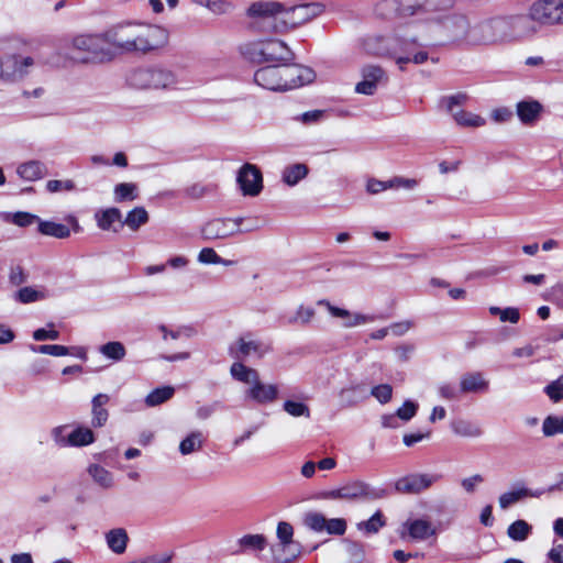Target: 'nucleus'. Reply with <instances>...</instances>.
Wrapping results in <instances>:
<instances>
[{"mask_svg":"<svg viewBox=\"0 0 563 563\" xmlns=\"http://www.w3.org/2000/svg\"><path fill=\"white\" fill-rule=\"evenodd\" d=\"M323 11V4L318 2L286 8L275 1H256L249 7L247 15L255 20V26L283 33L310 22Z\"/></svg>","mask_w":563,"mask_h":563,"instance_id":"obj_1","label":"nucleus"},{"mask_svg":"<svg viewBox=\"0 0 563 563\" xmlns=\"http://www.w3.org/2000/svg\"><path fill=\"white\" fill-rule=\"evenodd\" d=\"M111 49L121 53L148 54L168 44V31L156 24L143 22H120L108 29Z\"/></svg>","mask_w":563,"mask_h":563,"instance_id":"obj_2","label":"nucleus"},{"mask_svg":"<svg viewBox=\"0 0 563 563\" xmlns=\"http://www.w3.org/2000/svg\"><path fill=\"white\" fill-rule=\"evenodd\" d=\"M314 71L297 64H271L254 73V81L271 91H287L314 80Z\"/></svg>","mask_w":563,"mask_h":563,"instance_id":"obj_3","label":"nucleus"},{"mask_svg":"<svg viewBox=\"0 0 563 563\" xmlns=\"http://www.w3.org/2000/svg\"><path fill=\"white\" fill-rule=\"evenodd\" d=\"M230 374L234 380L247 386L244 391L246 400L257 405H268L279 399V386L263 382L257 369L242 362H234L230 367Z\"/></svg>","mask_w":563,"mask_h":563,"instance_id":"obj_4","label":"nucleus"},{"mask_svg":"<svg viewBox=\"0 0 563 563\" xmlns=\"http://www.w3.org/2000/svg\"><path fill=\"white\" fill-rule=\"evenodd\" d=\"M131 86L137 89L177 90L183 84L177 71L166 66L137 68L129 76Z\"/></svg>","mask_w":563,"mask_h":563,"instance_id":"obj_5","label":"nucleus"},{"mask_svg":"<svg viewBox=\"0 0 563 563\" xmlns=\"http://www.w3.org/2000/svg\"><path fill=\"white\" fill-rule=\"evenodd\" d=\"M70 48L82 55L84 63H106L114 57L108 30L99 33H79L71 37Z\"/></svg>","mask_w":563,"mask_h":563,"instance_id":"obj_6","label":"nucleus"},{"mask_svg":"<svg viewBox=\"0 0 563 563\" xmlns=\"http://www.w3.org/2000/svg\"><path fill=\"white\" fill-rule=\"evenodd\" d=\"M241 52L254 63L289 64L294 58L289 46L278 38L249 42L241 47Z\"/></svg>","mask_w":563,"mask_h":563,"instance_id":"obj_7","label":"nucleus"},{"mask_svg":"<svg viewBox=\"0 0 563 563\" xmlns=\"http://www.w3.org/2000/svg\"><path fill=\"white\" fill-rule=\"evenodd\" d=\"M229 352L235 358L262 360L272 352V345L246 333L229 347Z\"/></svg>","mask_w":563,"mask_h":563,"instance_id":"obj_8","label":"nucleus"},{"mask_svg":"<svg viewBox=\"0 0 563 563\" xmlns=\"http://www.w3.org/2000/svg\"><path fill=\"white\" fill-rule=\"evenodd\" d=\"M506 40V23L497 18L478 23L470 29L468 42L472 44H490Z\"/></svg>","mask_w":563,"mask_h":563,"instance_id":"obj_9","label":"nucleus"},{"mask_svg":"<svg viewBox=\"0 0 563 563\" xmlns=\"http://www.w3.org/2000/svg\"><path fill=\"white\" fill-rule=\"evenodd\" d=\"M34 59L30 56L5 55L0 60V78L5 82L21 80L33 67Z\"/></svg>","mask_w":563,"mask_h":563,"instance_id":"obj_10","label":"nucleus"},{"mask_svg":"<svg viewBox=\"0 0 563 563\" xmlns=\"http://www.w3.org/2000/svg\"><path fill=\"white\" fill-rule=\"evenodd\" d=\"M236 183L243 196L256 197L263 190L262 172L256 165L245 163L238 170Z\"/></svg>","mask_w":563,"mask_h":563,"instance_id":"obj_11","label":"nucleus"},{"mask_svg":"<svg viewBox=\"0 0 563 563\" xmlns=\"http://www.w3.org/2000/svg\"><path fill=\"white\" fill-rule=\"evenodd\" d=\"M241 218H218L208 221L202 228V234L208 240L228 239L242 232Z\"/></svg>","mask_w":563,"mask_h":563,"instance_id":"obj_12","label":"nucleus"},{"mask_svg":"<svg viewBox=\"0 0 563 563\" xmlns=\"http://www.w3.org/2000/svg\"><path fill=\"white\" fill-rule=\"evenodd\" d=\"M362 80L356 84L355 92L365 96L376 93L378 86L388 81L386 71L378 65H365L361 69Z\"/></svg>","mask_w":563,"mask_h":563,"instance_id":"obj_13","label":"nucleus"},{"mask_svg":"<svg viewBox=\"0 0 563 563\" xmlns=\"http://www.w3.org/2000/svg\"><path fill=\"white\" fill-rule=\"evenodd\" d=\"M318 305L325 307L331 317L340 319L341 325L345 329L361 327L367 323H372L375 320L374 316L353 312L347 309L333 306L327 299L319 300Z\"/></svg>","mask_w":563,"mask_h":563,"instance_id":"obj_14","label":"nucleus"},{"mask_svg":"<svg viewBox=\"0 0 563 563\" xmlns=\"http://www.w3.org/2000/svg\"><path fill=\"white\" fill-rule=\"evenodd\" d=\"M367 398L366 385L355 379H351L336 391V399L341 409L354 408Z\"/></svg>","mask_w":563,"mask_h":563,"instance_id":"obj_15","label":"nucleus"},{"mask_svg":"<svg viewBox=\"0 0 563 563\" xmlns=\"http://www.w3.org/2000/svg\"><path fill=\"white\" fill-rule=\"evenodd\" d=\"M556 0H537L529 8V18L540 25L560 23Z\"/></svg>","mask_w":563,"mask_h":563,"instance_id":"obj_16","label":"nucleus"},{"mask_svg":"<svg viewBox=\"0 0 563 563\" xmlns=\"http://www.w3.org/2000/svg\"><path fill=\"white\" fill-rule=\"evenodd\" d=\"M439 479L440 475L410 474L397 479L395 483V488L401 494L415 495L429 488Z\"/></svg>","mask_w":563,"mask_h":563,"instance_id":"obj_17","label":"nucleus"},{"mask_svg":"<svg viewBox=\"0 0 563 563\" xmlns=\"http://www.w3.org/2000/svg\"><path fill=\"white\" fill-rule=\"evenodd\" d=\"M385 496V490L382 488L372 487L369 484L355 481L347 483L341 487V499H379Z\"/></svg>","mask_w":563,"mask_h":563,"instance_id":"obj_18","label":"nucleus"},{"mask_svg":"<svg viewBox=\"0 0 563 563\" xmlns=\"http://www.w3.org/2000/svg\"><path fill=\"white\" fill-rule=\"evenodd\" d=\"M438 25L453 40H465L468 42L470 23L462 14L446 13Z\"/></svg>","mask_w":563,"mask_h":563,"instance_id":"obj_19","label":"nucleus"},{"mask_svg":"<svg viewBox=\"0 0 563 563\" xmlns=\"http://www.w3.org/2000/svg\"><path fill=\"white\" fill-rule=\"evenodd\" d=\"M397 38L379 34L369 35L363 42L364 51L374 56L390 55L396 51Z\"/></svg>","mask_w":563,"mask_h":563,"instance_id":"obj_20","label":"nucleus"},{"mask_svg":"<svg viewBox=\"0 0 563 563\" xmlns=\"http://www.w3.org/2000/svg\"><path fill=\"white\" fill-rule=\"evenodd\" d=\"M489 379L482 372H466L460 377L462 394H485L489 390Z\"/></svg>","mask_w":563,"mask_h":563,"instance_id":"obj_21","label":"nucleus"},{"mask_svg":"<svg viewBox=\"0 0 563 563\" xmlns=\"http://www.w3.org/2000/svg\"><path fill=\"white\" fill-rule=\"evenodd\" d=\"M538 497V494L534 493L532 489L528 488L522 483H517L511 486L510 489L504 492L498 497V504L500 509L507 510L511 506L527 499V498H534Z\"/></svg>","mask_w":563,"mask_h":563,"instance_id":"obj_22","label":"nucleus"},{"mask_svg":"<svg viewBox=\"0 0 563 563\" xmlns=\"http://www.w3.org/2000/svg\"><path fill=\"white\" fill-rule=\"evenodd\" d=\"M453 4L454 0H422L421 14H426L429 22L438 24Z\"/></svg>","mask_w":563,"mask_h":563,"instance_id":"obj_23","label":"nucleus"},{"mask_svg":"<svg viewBox=\"0 0 563 563\" xmlns=\"http://www.w3.org/2000/svg\"><path fill=\"white\" fill-rule=\"evenodd\" d=\"M402 528L415 541H423L437 534V529L424 519H409L402 525Z\"/></svg>","mask_w":563,"mask_h":563,"instance_id":"obj_24","label":"nucleus"},{"mask_svg":"<svg viewBox=\"0 0 563 563\" xmlns=\"http://www.w3.org/2000/svg\"><path fill=\"white\" fill-rule=\"evenodd\" d=\"M273 561L275 563H291L301 555V545L294 542H278L271 547Z\"/></svg>","mask_w":563,"mask_h":563,"instance_id":"obj_25","label":"nucleus"},{"mask_svg":"<svg viewBox=\"0 0 563 563\" xmlns=\"http://www.w3.org/2000/svg\"><path fill=\"white\" fill-rule=\"evenodd\" d=\"M506 23V40L520 37L532 33L534 30L530 26L531 19L529 14L501 18Z\"/></svg>","mask_w":563,"mask_h":563,"instance_id":"obj_26","label":"nucleus"},{"mask_svg":"<svg viewBox=\"0 0 563 563\" xmlns=\"http://www.w3.org/2000/svg\"><path fill=\"white\" fill-rule=\"evenodd\" d=\"M110 401L107 394H97L91 400V424L95 428L103 427L109 418L106 405Z\"/></svg>","mask_w":563,"mask_h":563,"instance_id":"obj_27","label":"nucleus"},{"mask_svg":"<svg viewBox=\"0 0 563 563\" xmlns=\"http://www.w3.org/2000/svg\"><path fill=\"white\" fill-rule=\"evenodd\" d=\"M46 173L45 165L40 161H29L16 167L18 176L26 181L41 179Z\"/></svg>","mask_w":563,"mask_h":563,"instance_id":"obj_28","label":"nucleus"},{"mask_svg":"<svg viewBox=\"0 0 563 563\" xmlns=\"http://www.w3.org/2000/svg\"><path fill=\"white\" fill-rule=\"evenodd\" d=\"M95 219L99 229L103 231L113 230L117 232L118 229L113 228V224L115 222H122V213L118 208L111 207L97 211Z\"/></svg>","mask_w":563,"mask_h":563,"instance_id":"obj_29","label":"nucleus"},{"mask_svg":"<svg viewBox=\"0 0 563 563\" xmlns=\"http://www.w3.org/2000/svg\"><path fill=\"white\" fill-rule=\"evenodd\" d=\"M542 111V104L536 100L520 101L517 103V114L525 124L533 123Z\"/></svg>","mask_w":563,"mask_h":563,"instance_id":"obj_30","label":"nucleus"},{"mask_svg":"<svg viewBox=\"0 0 563 563\" xmlns=\"http://www.w3.org/2000/svg\"><path fill=\"white\" fill-rule=\"evenodd\" d=\"M451 429L455 435L462 438L476 439L482 437L484 433L483 429L478 424L464 419L452 421Z\"/></svg>","mask_w":563,"mask_h":563,"instance_id":"obj_31","label":"nucleus"},{"mask_svg":"<svg viewBox=\"0 0 563 563\" xmlns=\"http://www.w3.org/2000/svg\"><path fill=\"white\" fill-rule=\"evenodd\" d=\"M106 541L109 549L115 554H122L126 550L129 537L123 528H117L110 530L106 534Z\"/></svg>","mask_w":563,"mask_h":563,"instance_id":"obj_32","label":"nucleus"},{"mask_svg":"<svg viewBox=\"0 0 563 563\" xmlns=\"http://www.w3.org/2000/svg\"><path fill=\"white\" fill-rule=\"evenodd\" d=\"M150 216L145 208L135 207L126 213L120 225H126L130 230L137 231L142 225L146 224Z\"/></svg>","mask_w":563,"mask_h":563,"instance_id":"obj_33","label":"nucleus"},{"mask_svg":"<svg viewBox=\"0 0 563 563\" xmlns=\"http://www.w3.org/2000/svg\"><path fill=\"white\" fill-rule=\"evenodd\" d=\"M87 472L93 482L103 489H109L114 484L112 473L99 464H90Z\"/></svg>","mask_w":563,"mask_h":563,"instance_id":"obj_34","label":"nucleus"},{"mask_svg":"<svg viewBox=\"0 0 563 563\" xmlns=\"http://www.w3.org/2000/svg\"><path fill=\"white\" fill-rule=\"evenodd\" d=\"M309 169L307 165L297 163L285 167L282 178L286 185L292 187L297 185L301 179L306 178Z\"/></svg>","mask_w":563,"mask_h":563,"instance_id":"obj_35","label":"nucleus"},{"mask_svg":"<svg viewBox=\"0 0 563 563\" xmlns=\"http://www.w3.org/2000/svg\"><path fill=\"white\" fill-rule=\"evenodd\" d=\"M38 232L43 235L53 236L56 239H66L70 235L68 227L53 221L38 220Z\"/></svg>","mask_w":563,"mask_h":563,"instance_id":"obj_36","label":"nucleus"},{"mask_svg":"<svg viewBox=\"0 0 563 563\" xmlns=\"http://www.w3.org/2000/svg\"><path fill=\"white\" fill-rule=\"evenodd\" d=\"M532 532V526L523 519H517L507 528V536L516 542L526 541Z\"/></svg>","mask_w":563,"mask_h":563,"instance_id":"obj_37","label":"nucleus"},{"mask_svg":"<svg viewBox=\"0 0 563 563\" xmlns=\"http://www.w3.org/2000/svg\"><path fill=\"white\" fill-rule=\"evenodd\" d=\"M238 545L240 547L239 552H245L247 550L252 551H263L267 545V539L264 534H244L238 540Z\"/></svg>","mask_w":563,"mask_h":563,"instance_id":"obj_38","label":"nucleus"},{"mask_svg":"<svg viewBox=\"0 0 563 563\" xmlns=\"http://www.w3.org/2000/svg\"><path fill=\"white\" fill-rule=\"evenodd\" d=\"M452 117L456 124L463 128H481L486 124V120L483 117L465 110H456Z\"/></svg>","mask_w":563,"mask_h":563,"instance_id":"obj_39","label":"nucleus"},{"mask_svg":"<svg viewBox=\"0 0 563 563\" xmlns=\"http://www.w3.org/2000/svg\"><path fill=\"white\" fill-rule=\"evenodd\" d=\"M137 198V186L134 183H120L113 188V200L118 203L134 201Z\"/></svg>","mask_w":563,"mask_h":563,"instance_id":"obj_40","label":"nucleus"},{"mask_svg":"<svg viewBox=\"0 0 563 563\" xmlns=\"http://www.w3.org/2000/svg\"><path fill=\"white\" fill-rule=\"evenodd\" d=\"M95 441L93 432L86 427H77L68 433V446H86Z\"/></svg>","mask_w":563,"mask_h":563,"instance_id":"obj_41","label":"nucleus"},{"mask_svg":"<svg viewBox=\"0 0 563 563\" xmlns=\"http://www.w3.org/2000/svg\"><path fill=\"white\" fill-rule=\"evenodd\" d=\"M100 354H102L106 358H109L113 362L122 361L126 355V350L123 343L119 341H111L106 344H102L99 347Z\"/></svg>","mask_w":563,"mask_h":563,"instance_id":"obj_42","label":"nucleus"},{"mask_svg":"<svg viewBox=\"0 0 563 563\" xmlns=\"http://www.w3.org/2000/svg\"><path fill=\"white\" fill-rule=\"evenodd\" d=\"M203 435L200 431L189 433L179 444V452L188 455L199 451L202 448Z\"/></svg>","mask_w":563,"mask_h":563,"instance_id":"obj_43","label":"nucleus"},{"mask_svg":"<svg viewBox=\"0 0 563 563\" xmlns=\"http://www.w3.org/2000/svg\"><path fill=\"white\" fill-rule=\"evenodd\" d=\"M175 388L172 386H163L151 391L146 398L145 404L147 407L158 406L174 396Z\"/></svg>","mask_w":563,"mask_h":563,"instance_id":"obj_44","label":"nucleus"},{"mask_svg":"<svg viewBox=\"0 0 563 563\" xmlns=\"http://www.w3.org/2000/svg\"><path fill=\"white\" fill-rule=\"evenodd\" d=\"M192 3L208 9L217 15L227 14L232 9V3L228 0H190Z\"/></svg>","mask_w":563,"mask_h":563,"instance_id":"obj_45","label":"nucleus"},{"mask_svg":"<svg viewBox=\"0 0 563 563\" xmlns=\"http://www.w3.org/2000/svg\"><path fill=\"white\" fill-rule=\"evenodd\" d=\"M542 433L548 438L563 434V416H548L542 423Z\"/></svg>","mask_w":563,"mask_h":563,"instance_id":"obj_46","label":"nucleus"},{"mask_svg":"<svg viewBox=\"0 0 563 563\" xmlns=\"http://www.w3.org/2000/svg\"><path fill=\"white\" fill-rule=\"evenodd\" d=\"M303 525L314 532H323L327 527V518L321 512L309 511L303 517Z\"/></svg>","mask_w":563,"mask_h":563,"instance_id":"obj_47","label":"nucleus"},{"mask_svg":"<svg viewBox=\"0 0 563 563\" xmlns=\"http://www.w3.org/2000/svg\"><path fill=\"white\" fill-rule=\"evenodd\" d=\"M314 314L316 312L313 308L300 305L295 313L288 318L287 323L306 325L311 322V320L314 318Z\"/></svg>","mask_w":563,"mask_h":563,"instance_id":"obj_48","label":"nucleus"},{"mask_svg":"<svg viewBox=\"0 0 563 563\" xmlns=\"http://www.w3.org/2000/svg\"><path fill=\"white\" fill-rule=\"evenodd\" d=\"M283 409L285 412H287L289 416L298 418V417H310V408L301 401H295V400H286L283 405Z\"/></svg>","mask_w":563,"mask_h":563,"instance_id":"obj_49","label":"nucleus"},{"mask_svg":"<svg viewBox=\"0 0 563 563\" xmlns=\"http://www.w3.org/2000/svg\"><path fill=\"white\" fill-rule=\"evenodd\" d=\"M15 299L21 303H31L45 298V294L33 287H23L15 292Z\"/></svg>","mask_w":563,"mask_h":563,"instance_id":"obj_50","label":"nucleus"},{"mask_svg":"<svg viewBox=\"0 0 563 563\" xmlns=\"http://www.w3.org/2000/svg\"><path fill=\"white\" fill-rule=\"evenodd\" d=\"M398 16H411L421 14L422 0H397Z\"/></svg>","mask_w":563,"mask_h":563,"instance_id":"obj_51","label":"nucleus"},{"mask_svg":"<svg viewBox=\"0 0 563 563\" xmlns=\"http://www.w3.org/2000/svg\"><path fill=\"white\" fill-rule=\"evenodd\" d=\"M385 526L383 515L377 511L368 520L357 523V528L366 533H376L382 527Z\"/></svg>","mask_w":563,"mask_h":563,"instance_id":"obj_52","label":"nucleus"},{"mask_svg":"<svg viewBox=\"0 0 563 563\" xmlns=\"http://www.w3.org/2000/svg\"><path fill=\"white\" fill-rule=\"evenodd\" d=\"M397 0H382L375 7V13L382 18L398 16Z\"/></svg>","mask_w":563,"mask_h":563,"instance_id":"obj_53","label":"nucleus"},{"mask_svg":"<svg viewBox=\"0 0 563 563\" xmlns=\"http://www.w3.org/2000/svg\"><path fill=\"white\" fill-rule=\"evenodd\" d=\"M369 395L376 398L379 404L385 405L391 400L393 387L389 384L376 385L371 389Z\"/></svg>","mask_w":563,"mask_h":563,"instance_id":"obj_54","label":"nucleus"},{"mask_svg":"<svg viewBox=\"0 0 563 563\" xmlns=\"http://www.w3.org/2000/svg\"><path fill=\"white\" fill-rule=\"evenodd\" d=\"M418 404L412 400H406L400 408L397 409L396 416L398 419L407 422L411 420L417 411H418Z\"/></svg>","mask_w":563,"mask_h":563,"instance_id":"obj_55","label":"nucleus"},{"mask_svg":"<svg viewBox=\"0 0 563 563\" xmlns=\"http://www.w3.org/2000/svg\"><path fill=\"white\" fill-rule=\"evenodd\" d=\"M276 537L278 542H294V527L287 521L278 522L276 528Z\"/></svg>","mask_w":563,"mask_h":563,"instance_id":"obj_56","label":"nucleus"},{"mask_svg":"<svg viewBox=\"0 0 563 563\" xmlns=\"http://www.w3.org/2000/svg\"><path fill=\"white\" fill-rule=\"evenodd\" d=\"M544 393L553 402H559L563 399V383L560 377L550 383L545 388Z\"/></svg>","mask_w":563,"mask_h":563,"instance_id":"obj_57","label":"nucleus"},{"mask_svg":"<svg viewBox=\"0 0 563 563\" xmlns=\"http://www.w3.org/2000/svg\"><path fill=\"white\" fill-rule=\"evenodd\" d=\"M438 393L440 397L444 400H456L460 398V395L462 394L460 391V387L456 388L451 383H442L438 386Z\"/></svg>","mask_w":563,"mask_h":563,"instance_id":"obj_58","label":"nucleus"},{"mask_svg":"<svg viewBox=\"0 0 563 563\" xmlns=\"http://www.w3.org/2000/svg\"><path fill=\"white\" fill-rule=\"evenodd\" d=\"M38 220H40V218L35 214H32L29 212H23V211H18L12 214L11 221H12V223H14L18 227L25 228V227L33 224L34 222L38 223Z\"/></svg>","mask_w":563,"mask_h":563,"instance_id":"obj_59","label":"nucleus"},{"mask_svg":"<svg viewBox=\"0 0 563 563\" xmlns=\"http://www.w3.org/2000/svg\"><path fill=\"white\" fill-rule=\"evenodd\" d=\"M325 532L334 536H343L346 531V521L342 518L327 519Z\"/></svg>","mask_w":563,"mask_h":563,"instance_id":"obj_60","label":"nucleus"},{"mask_svg":"<svg viewBox=\"0 0 563 563\" xmlns=\"http://www.w3.org/2000/svg\"><path fill=\"white\" fill-rule=\"evenodd\" d=\"M418 180L415 178H406L401 176H395L389 179L390 189L404 188L407 190H412L418 186Z\"/></svg>","mask_w":563,"mask_h":563,"instance_id":"obj_61","label":"nucleus"},{"mask_svg":"<svg viewBox=\"0 0 563 563\" xmlns=\"http://www.w3.org/2000/svg\"><path fill=\"white\" fill-rule=\"evenodd\" d=\"M37 353L52 356H65L69 354V349L58 344H44L37 346Z\"/></svg>","mask_w":563,"mask_h":563,"instance_id":"obj_62","label":"nucleus"},{"mask_svg":"<svg viewBox=\"0 0 563 563\" xmlns=\"http://www.w3.org/2000/svg\"><path fill=\"white\" fill-rule=\"evenodd\" d=\"M198 262L201 264H218L222 262L217 252L211 247H203L198 254Z\"/></svg>","mask_w":563,"mask_h":563,"instance_id":"obj_63","label":"nucleus"},{"mask_svg":"<svg viewBox=\"0 0 563 563\" xmlns=\"http://www.w3.org/2000/svg\"><path fill=\"white\" fill-rule=\"evenodd\" d=\"M324 117V110H310L307 112L301 113L296 118L297 121L303 123V124H313L321 121Z\"/></svg>","mask_w":563,"mask_h":563,"instance_id":"obj_64","label":"nucleus"}]
</instances>
